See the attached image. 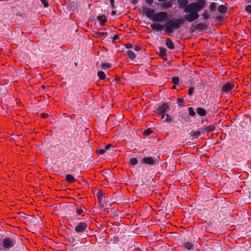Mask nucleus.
Returning a JSON list of instances; mask_svg holds the SVG:
<instances>
[{
    "label": "nucleus",
    "instance_id": "f257e3e1",
    "mask_svg": "<svg viewBox=\"0 0 251 251\" xmlns=\"http://www.w3.org/2000/svg\"><path fill=\"white\" fill-rule=\"evenodd\" d=\"M205 4V0H197L196 2L189 4L183 10L185 13H189L184 15V21L193 22L197 20L199 17L198 12L204 8Z\"/></svg>",
    "mask_w": 251,
    "mask_h": 251
},
{
    "label": "nucleus",
    "instance_id": "f03ea898",
    "mask_svg": "<svg viewBox=\"0 0 251 251\" xmlns=\"http://www.w3.org/2000/svg\"><path fill=\"white\" fill-rule=\"evenodd\" d=\"M139 11L146 15L147 18L153 22H163L168 17V14L166 12L161 11L156 13L154 9L148 7H141L139 8Z\"/></svg>",
    "mask_w": 251,
    "mask_h": 251
},
{
    "label": "nucleus",
    "instance_id": "7ed1b4c3",
    "mask_svg": "<svg viewBox=\"0 0 251 251\" xmlns=\"http://www.w3.org/2000/svg\"><path fill=\"white\" fill-rule=\"evenodd\" d=\"M90 227L85 222H80L78 223L75 228V231L76 234H75L74 232H72L74 234V237L80 239H84L87 237L88 236V231L90 230Z\"/></svg>",
    "mask_w": 251,
    "mask_h": 251
},
{
    "label": "nucleus",
    "instance_id": "20e7f679",
    "mask_svg": "<svg viewBox=\"0 0 251 251\" xmlns=\"http://www.w3.org/2000/svg\"><path fill=\"white\" fill-rule=\"evenodd\" d=\"M16 241L19 242L21 241V238L17 235L15 236L14 241L9 237H6L3 240L2 246L5 249H9L15 245Z\"/></svg>",
    "mask_w": 251,
    "mask_h": 251
},
{
    "label": "nucleus",
    "instance_id": "39448f33",
    "mask_svg": "<svg viewBox=\"0 0 251 251\" xmlns=\"http://www.w3.org/2000/svg\"><path fill=\"white\" fill-rule=\"evenodd\" d=\"M19 217L24 218L25 219L27 220L30 224L33 225H36L38 224L39 221L37 218L31 215H27L23 212H20L19 213Z\"/></svg>",
    "mask_w": 251,
    "mask_h": 251
},
{
    "label": "nucleus",
    "instance_id": "423d86ee",
    "mask_svg": "<svg viewBox=\"0 0 251 251\" xmlns=\"http://www.w3.org/2000/svg\"><path fill=\"white\" fill-rule=\"evenodd\" d=\"M185 21L183 18H180L178 19L173 18L172 22L169 24L174 29L179 28L181 25L184 23Z\"/></svg>",
    "mask_w": 251,
    "mask_h": 251
},
{
    "label": "nucleus",
    "instance_id": "0eeeda50",
    "mask_svg": "<svg viewBox=\"0 0 251 251\" xmlns=\"http://www.w3.org/2000/svg\"><path fill=\"white\" fill-rule=\"evenodd\" d=\"M141 162L146 164H148L149 165H155L158 164L159 163V161L154 157H144L142 160Z\"/></svg>",
    "mask_w": 251,
    "mask_h": 251
},
{
    "label": "nucleus",
    "instance_id": "6e6552de",
    "mask_svg": "<svg viewBox=\"0 0 251 251\" xmlns=\"http://www.w3.org/2000/svg\"><path fill=\"white\" fill-rule=\"evenodd\" d=\"M169 109V107L167 103H163L159 105L158 108L155 111V112L157 114L165 113Z\"/></svg>",
    "mask_w": 251,
    "mask_h": 251
},
{
    "label": "nucleus",
    "instance_id": "1a4fd4ad",
    "mask_svg": "<svg viewBox=\"0 0 251 251\" xmlns=\"http://www.w3.org/2000/svg\"><path fill=\"white\" fill-rule=\"evenodd\" d=\"M234 87V84L230 82H227L223 85L221 90L224 92L229 93L233 89Z\"/></svg>",
    "mask_w": 251,
    "mask_h": 251
},
{
    "label": "nucleus",
    "instance_id": "9d476101",
    "mask_svg": "<svg viewBox=\"0 0 251 251\" xmlns=\"http://www.w3.org/2000/svg\"><path fill=\"white\" fill-rule=\"evenodd\" d=\"M159 55L161 58L163 59L164 60H167L168 59L167 55L166 53V49L163 47H159Z\"/></svg>",
    "mask_w": 251,
    "mask_h": 251
},
{
    "label": "nucleus",
    "instance_id": "9b49d317",
    "mask_svg": "<svg viewBox=\"0 0 251 251\" xmlns=\"http://www.w3.org/2000/svg\"><path fill=\"white\" fill-rule=\"evenodd\" d=\"M97 19L99 21L100 25H105L107 21V17L105 15H99L97 17Z\"/></svg>",
    "mask_w": 251,
    "mask_h": 251
},
{
    "label": "nucleus",
    "instance_id": "f8f14e48",
    "mask_svg": "<svg viewBox=\"0 0 251 251\" xmlns=\"http://www.w3.org/2000/svg\"><path fill=\"white\" fill-rule=\"evenodd\" d=\"M151 27L157 31H161L163 28V25L159 23H153L151 25Z\"/></svg>",
    "mask_w": 251,
    "mask_h": 251
},
{
    "label": "nucleus",
    "instance_id": "ddd939ff",
    "mask_svg": "<svg viewBox=\"0 0 251 251\" xmlns=\"http://www.w3.org/2000/svg\"><path fill=\"white\" fill-rule=\"evenodd\" d=\"M196 112L200 116H205L207 114L206 110L201 107H198L196 109Z\"/></svg>",
    "mask_w": 251,
    "mask_h": 251
},
{
    "label": "nucleus",
    "instance_id": "4468645a",
    "mask_svg": "<svg viewBox=\"0 0 251 251\" xmlns=\"http://www.w3.org/2000/svg\"><path fill=\"white\" fill-rule=\"evenodd\" d=\"M67 7L68 10L74 11L76 9V4L75 1L73 0L69 3L67 5Z\"/></svg>",
    "mask_w": 251,
    "mask_h": 251
},
{
    "label": "nucleus",
    "instance_id": "2eb2a0df",
    "mask_svg": "<svg viewBox=\"0 0 251 251\" xmlns=\"http://www.w3.org/2000/svg\"><path fill=\"white\" fill-rule=\"evenodd\" d=\"M182 247L188 250H191L193 249L194 246L192 243L190 242H186L183 244Z\"/></svg>",
    "mask_w": 251,
    "mask_h": 251
},
{
    "label": "nucleus",
    "instance_id": "dca6fc26",
    "mask_svg": "<svg viewBox=\"0 0 251 251\" xmlns=\"http://www.w3.org/2000/svg\"><path fill=\"white\" fill-rule=\"evenodd\" d=\"M65 180L69 183H73L76 180L75 177L70 174L66 175Z\"/></svg>",
    "mask_w": 251,
    "mask_h": 251
},
{
    "label": "nucleus",
    "instance_id": "f3484780",
    "mask_svg": "<svg viewBox=\"0 0 251 251\" xmlns=\"http://www.w3.org/2000/svg\"><path fill=\"white\" fill-rule=\"evenodd\" d=\"M165 43H166L167 47L169 49L173 50L174 49V43H173V41H172V40H171L170 39H169V38L167 39L165 41Z\"/></svg>",
    "mask_w": 251,
    "mask_h": 251
},
{
    "label": "nucleus",
    "instance_id": "a211bd4d",
    "mask_svg": "<svg viewBox=\"0 0 251 251\" xmlns=\"http://www.w3.org/2000/svg\"><path fill=\"white\" fill-rule=\"evenodd\" d=\"M97 197L99 200L100 203L105 201L104 196L102 192L99 191L97 193Z\"/></svg>",
    "mask_w": 251,
    "mask_h": 251
},
{
    "label": "nucleus",
    "instance_id": "6ab92c4d",
    "mask_svg": "<svg viewBox=\"0 0 251 251\" xmlns=\"http://www.w3.org/2000/svg\"><path fill=\"white\" fill-rule=\"evenodd\" d=\"M101 206V208L104 211H106L107 209L110 208L111 206L110 204L107 203L105 201H104L100 203Z\"/></svg>",
    "mask_w": 251,
    "mask_h": 251
},
{
    "label": "nucleus",
    "instance_id": "aec40b11",
    "mask_svg": "<svg viewBox=\"0 0 251 251\" xmlns=\"http://www.w3.org/2000/svg\"><path fill=\"white\" fill-rule=\"evenodd\" d=\"M166 118L164 120V122L176 123V121L175 120L174 117H171L169 114H166Z\"/></svg>",
    "mask_w": 251,
    "mask_h": 251
},
{
    "label": "nucleus",
    "instance_id": "412c9836",
    "mask_svg": "<svg viewBox=\"0 0 251 251\" xmlns=\"http://www.w3.org/2000/svg\"><path fill=\"white\" fill-rule=\"evenodd\" d=\"M218 10L219 13L221 14H225L227 12V7L226 6H225L223 4H222L218 6Z\"/></svg>",
    "mask_w": 251,
    "mask_h": 251
},
{
    "label": "nucleus",
    "instance_id": "4be33fe9",
    "mask_svg": "<svg viewBox=\"0 0 251 251\" xmlns=\"http://www.w3.org/2000/svg\"><path fill=\"white\" fill-rule=\"evenodd\" d=\"M179 2V6L180 8H185L188 4V0H181Z\"/></svg>",
    "mask_w": 251,
    "mask_h": 251
},
{
    "label": "nucleus",
    "instance_id": "5701e85b",
    "mask_svg": "<svg viewBox=\"0 0 251 251\" xmlns=\"http://www.w3.org/2000/svg\"><path fill=\"white\" fill-rule=\"evenodd\" d=\"M165 29V32L166 34L171 35L173 32L174 29L169 25H166Z\"/></svg>",
    "mask_w": 251,
    "mask_h": 251
},
{
    "label": "nucleus",
    "instance_id": "b1692460",
    "mask_svg": "<svg viewBox=\"0 0 251 251\" xmlns=\"http://www.w3.org/2000/svg\"><path fill=\"white\" fill-rule=\"evenodd\" d=\"M127 56H128V57L131 60L134 59L136 57V54H135V52L132 50H127Z\"/></svg>",
    "mask_w": 251,
    "mask_h": 251
},
{
    "label": "nucleus",
    "instance_id": "393cba45",
    "mask_svg": "<svg viewBox=\"0 0 251 251\" xmlns=\"http://www.w3.org/2000/svg\"><path fill=\"white\" fill-rule=\"evenodd\" d=\"M97 75L100 80H103L106 77L105 74L102 71H99L97 72Z\"/></svg>",
    "mask_w": 251,
    "mask_h": 251
},
{
    "label": "nucleus",
    "instance_id": "a878e982",
    "mask_svg": "<svg viewBox=\"0 0 251 251\" xmlns=\"http://www.w3.org/2000/svg\"><path fill=\"white\" fill-rule=\"evenodd\" d=\"M197 30H203L206 28V25L203 23H199L195 25Z\"/></svg>",
    "mask_w": 251,
    "mask_h": 251
},
{
    "label": "nucleus",
    "instance_id": "bb28decb",
    "mask_svg": "<svg viewBox=\"0 0 251 251\" xmlns=\"http://www.w3.org/2000/svg\"><path fill=\"white\" fill-rule=\"evenodd\" d=\"M162 6L165 9H169L172 7V3L171 1L164 2L162 4Z\"/></svg>",
    "mask_w": 251,
    "mask_h": 251
},
{
    "label": "nucleus",
    "instance_id": "cd10ccee",
    "mask_svg": "<svg viewBox=\"0 0 251 251\" xmlns=\"http://www.w3.org/2000/svg\"><path fill=\"white\" fill-rule=\"evenodd\" d=\"M112 64L110 63H103L101 64L100 68L103 70H106L111 68Z\"/></svg>",
    "mask_w": 251,
    "mask_h": 251
},
{
    "label": "nucleus",
    "instance_id": "c85d7f7f",
    "mask_svg": "<svg viewBox=\"0 0 251 251\" xmlns=\"http://www.w3.org/2000/svg\"><path fill=\"white\" fill-rule=\"evenodd\" d=\"M204 128L206 132H209L213 131L215 129V125L208 126H205Z\"/></svg>",
    "mask_w": 251,
    "mask_h": 251
},
{
    "label": "nucleus",
    "instance_id": "c756f323",
    "mask_svg": "<svg viewBox=\"0 0 251 251\" xmlns=\"http://www.w3.org/2000/svg\"><path fill=\"white\" fill-rule=\"evenodd\" d=\"M191 136L194 137L195 138H198L200 136H201V133L199 132V130L198 131H192L190 133Z\"/></svg>",
    "mask_w": 251,
    "mask_h": 251
},
{
    "label": "nucleus",
    "instance_id": "7c9ffc66",
    "mask_svg": "<svg viewBox=\"0 0 251 251\" xmlns=\"http://www.w3.org/2000/svg\"><path fill=\"white\" fill-rule=\"evenodd\" d=\"M188 111L189 115L190 116L193 117L196 115V112L194 111L193 107H188Z\"/></svg>",
    "mask_w": 251,
    "mask_h": 251
},
{
    "label": "nucleus",
    "instance_id": "2f4dec72",
    "mask_svg": "<svg viewBox=\"0 0 251 251\" xmlns=\"http://www.w3.org/2000/svg\"><path fill=\"white\" fill-rule=\"evenodd\" d=\"M130 163L133 166L136 165L138 163V160L136 158H131L129 159Z\"/></svg>",
    "mask_w": 251,
    "mask_h": 251
},
{
    "label": "nucleus",
    "instance_id": "473e14b6",
    "mask_svg": "<svg viewBox=\"0 0 251 251\" xmlns=\"http://www.w3.org/2000/svg\"><path fill=\"white\" fill-rule=\"evenodd\" d=\"M65 238L70 243H73L75 242V240L78 241L79 239H77L78 238H76V237H74V235L73 236V237H66Z\"/></svg>",
    "mask_w": 251,
    "mask_h": 251
},
{
    "label": "nucleus",
    "instance_id": "72a5a7b5",
    "mask_svg": "<svg viewBox=\"0 0 251 251\" xmlns=\"http://www.w3.org/2000/svg\"><path fill=\"white\" fill-rule=\"evenodd\" d=\"M153 131L150 128L145 130L143 132V134L144 136H148L150 135Z\"/></svg>",
    "mask_w": 251,
    "mask_h": 251
},
{
    "label": "nucleus",
    "instance_id": "f704fd0d",
    "mask_svg": "<svg viewBox=\"0 0 251 251\" xmlns=\"http://www.w3.org/2000/svg\"><path fill=\"white\" fill-rule=\"evenodd\" d=\"M172 81L175 85H177L179 82V78L177 76L173 77Z\"/></svg>",
    "mask_w": 251,
    "mask_h": 251
},
{
    "label": "nucleus",
    "instance_id": "c9c22d12",
    "mask_svg": "<svg viewBox=\"0 0 251 251\" xmlns=\"http://www.w3.org/2000/svg\"><path fill=\"white\" fill-rule=\"evenodd\" d=\"M195 90V87L194 86H191L189 87L188 95L189 96H192L193 95L194 92Z\"/></svg>",
    "mask_w": 251,
    "mask_h": 251
},
{
    "label": "nucleus",
    "instance_id": "e433bc0d",
    "mask_svg": "<svg viewBox=\"0 0 251 251\" xmlns=\"http://www.w3.org/2000/svg\"><path fill=\"white\" fill-rule=\"evenodd\" d=\"M184 100L183 98H178L177 99V102L178 105L180 107L183 106V103H184Z\"/></svg>",
    "mask_w": 251,
    "mask_h": 251
},
{
    "label": "nucleus",
    "instance_id": "4c0bfd02",
    "mask_svg": "<svg viewBox=\"0 0 251 251\" xmlns=\"http://www.w3.org/2000/svg\"><path fill=\"white\" fill-rule=\"evenodd\" d=\"M216 8V4L215 2H212L210 3L209 5V9L211 11H213Z\"/></svg>",
    "mask_w": 251,
    "mask_h": 251
},
{
    "label": "nucleus",
    "instance_id": "58836bf2",
    "mask_svg": "<svg viewBox=\"0 0 251 251\" xmlns=\"http://www.w3.org/2000/svg\"><path fill=\"white\" fill-rule=\"evenodd\" d=\"M201 16L202 17L203 20H207L210 18V15L207 13H203Z\"/></svg>",
    "mask_w": 251,
    "mask_h": 251
},
{
    "label": "nucleus",
    "instance_id": "ea45409f",
    "mask_svg": "<svg viewBox=\"0 0 251 251\" xmlns=\"http://www.w3.org/2000/svg\"><path fill=\"white\" fill-rule=\"evenodd\" d=\"M95 33L100 36H103L104 35H107L108 33L106 32H98L96 31L95 32Z\"/></svg>",
    "mask_w": 251,
    "mask_h": 251
},
{
    "label": "nucleus",
    "instance_id": "a19ab883",
    "mask_svg": "<svg viewBox=\"0 0 251 251\" xmlns=\"http://www.w3.org/2000/svg\"><path fill=\"white\" fill-rule=\"evenodd\" d=\"M40 1L45 7H48L49 6L48 0H40Z\"/></svg>",
    "mask_w": 251,
    "mask_h": 251
},
{
    "label": "nucleus",
    "instance_id": "79ce46f5",
    "mask_svg": "<svg viewBox=\"0 0 251 251\" xmlns=\"http://www.w3.org/2000/svg\"><path fill=\"white\" fill-rule=\"evenodd\" d=\"M245 11L249 14H251V5H247L245 7Z\"/></svg>",
    "mask_w": 251,
    "mask_h": 251
},
{
    "label": "nucleus",
    "instance_id": "37998d69",
    "mask_svg": "<svg viewBox=\"0 0 251 251\" xmlns=\"http://www.w3.org/2000/svg\"><path fill=\"white\" fill-rule=\"evenodd\" d=\"M97 151L98 154H102L105 152V151L104 149L100 148L97 150Z\"/></svg>",
    "mask_w": 251,
    "mask_h": 251
},
{
    "label": "nucleus",
    "instance_id": "c03bdc74",
    "mask_svg": "<svg viewBox=\"0 0 251 251\" xmlns=\"http://www.w3.org/2000/svg\"><path fill=\"white\" fill-rule=\"evenodd\" d=\"M196 30H197V28L195 25H192L190 28V32L191 33L194 32Z\"/></svg>",
    "mask_w": 251,
    "mask_h": 251
},
{
    "label": "nucleus",
    "instance_id": "a18cd8bd",
    "mask_svg": "<svg viewBox=\"0 0 251 251\" xmlns=\"http://www.w3.org/2000/svg\"><path fill=\"white\" fill-rule=\"evenodd\" d=\"M199 131L201 133V134H204L205 133H206L204 127L199 128Z\"/></svg>",
    "mask_w": 251,
    "mask_h": 251
},
{
    "label": "nucleus",
    "instance_id": "49530a36",
    "mask_svg": "<svg viewBox=\"0 0 251 251\" xmlns=\"http://www.w3.org/2000/svg\"><path fill=\"white\" fill-rule=\"evenodd\" d=\"M126 49H130L133 48V45L131 44H127L125 45Z\"/></svg>",
    "mask_w": 251,
    "mask_h": 251
},
{
    "label": "nucleus",
    "instance_id": "de8ad7c7",
    "mask_svg": "<svg viewBox=\"0 0 251 251\" xmlns=\"http://www.w3.org/2000/svg\"><path fill=\"white\" fill-rule=\"evenodd\" d=\"M112 38V42H114L115 40H118L119 38L118 35H115Z\"/></svg>",
    "mask_w": 251,
    "mask_h": 251
},
{
    "label": "nucleus",
    "instance_id": "09e8293b",
    "mask_svg": "<svg viewBox=\"0 0 251 251\" xmlns=\"http://www.w3.org/2000/svg\"><path fill=\"white\" fill-rule=\"evenodd\" d=\"M76 211L77 215H80L83 212V209H78L77 208H76Z\"/></svg>",
    "mask_w": 251,
    "mask_h": 251
},
{
    "label": "nucleus",
    "instance_id": "8fccbe9b",
    "mask_svg": "<svg viewBox=\"0 0 251 251\" xmlns=\"http://www.w3.org/2000/svg\"><path fill=\"white\" fill-rule=\"evenodd\" d=\"M112 145L111 144H108L107 145H106L105 147H104V150L105 151L106 150H109L111 147H112Z\"/></svg>",
    "mask_w": 251,
    "mask_h": 251
},
{
    "label": "nucleus",
    "instance_id": "3c124183",
    "mask_svg": "<svg viewBox=\"0 0 251 251\" xmlns=\"http://www.w3.org/2000/svg\"><path fill=\"white\" fill-rule=\"evenodd\" d=\"M141 50V48L140 46H136L135 47H134V50L136 51H140V50Z\"/></svg>",
    "mask_w": 251,
    "mask_h": 251
},
{
    "label": "nucleus",
    "instance_id": "603ef678",
    "mask_svg": "<svg viewBox=\"0 0 251 251\" xmlns=\"http://www.w3.org/2000/svg\"><path fill=\"white\" fill-rule=\"evenodd\" d=\"M181 117L186 122H188L190 121V118L188 116H186L185 118H183L182 116Z\"/></svg>",
    "mask_w": 251,
    "mask_h": 251
},
{
    "label": "nucleus",
    "instance_id": "864d4df0",
    "mask_svg": "<svg viewBox=\"0 0 251 251\" xmlns=\"http://www.w3.org/2000/svg\"><path fill=\"white\" fill-rule=\"evenodd\" d=\"M146 3L149 5H151L153 2V0H145Z\"/></svg>",
    "mask_w": 251,
    "mask_h": 251
},
{
    "label": "nucleus",
    "instance_id": "5fc2aeb1",
    "mask_svg": "<svg viewBox=\"0 0 251 251\" xmlns=\"http://www.w3.org/2000/svg\"><path fill=\"white\" fill-rule=\"evenodd\" d=\"M41 115L42 118H46L49 117V115L46 113H42Z\"/></svg>",
    "mask_w": 251,
    "mask_h": 251
},
{
    "label": "nucleus",
    "instance_id": "6e6d98bb",
    "mask_svg": "<svg viewBox=\"0 0 251 251\" xmlns=\"http://www.w3.org/2000/svg\"><path fill=\"white\" fill-rule=\"evenodd\" d=\"M110 4H111V7L112 9H114L116 8V6H115L114 3H110Z\"/></svg>",
    "mask_w": 251,
    "mask_h": 251
},
{
    "label": "nucleus",
    "instance_id": "4d7b16f0",
    "mask_svg": "<svg viewBox=\"0 0 251 251\" xmlns=\"http://www.w3.org/2000/svg\"><path fill=\"white\" fill-rule=\"evenodd\" d=\"M111 15L112 16H114V15L116 14V11H115V10H113V11H111Z\"/></svg>",
    "mask_w": 251,
    "mask_h": 251
},
{
    "label": "nucleus",
    "instance_id": "13d9d810",
    "mask_svg": "<svg viewBox=\"0 0 251 251\" xmlns=\"http://www.w3.org/2000/svg\"><path fill=\"white\" fill-rule=\"evenodd\" d=\"M251 136L250 138H249V139H247V141L249 142H251V132L250 133V134L249 135V136Z\"/></svg>",
    "mask_w": 251,
    "mask_h": 251
},
{
    "label": "nucleus",
    "instance_id": "bf43d9fd",
    "mask_svg": "<svg viewBox=\"0 0 251 251\" xmlns=\"http://www.w3.org/2000/svg\"><path fill=\"white\" fill-rule=\"evenodd\" d=\"M218 21H221L222 20V17L221 16H218L216 18Z\"/></svg>",
    "mask_w": 251,
    "mask_h": 251
},
{
    "label": "nucleus",
    "instance_id": "052dcab7",
    "mask_svg": "<svg viewBox=\"0 0 251 251\" xmlns=\"http://www.w3.org/2000/svg\"><path fill=\"white\" fill-rule=\"evenodd\" d=\"M161 118L163 119L164 118L165 116H166V114H165V113H161Z\"/></svg>",
    "mask_w": 251,
    "mask_h": 251
},
{
    "label": "nucleus",
    "instance_id": "680f3d73",
    "mask_svg": "<svg viewBox=\"0 0 251 251\" xmlns=\"http://www.w3.org/2000/svg\"><path fill=\"white\" fill-rule=\"evenodd\" d=\"M133 0L132 3L133 4H136L137 2V0Z\"/></svg>",
    "mask_w": 251,
    "mask_h": 251
},
{
    "label": "nucleus",
    "instance_id": "e2e57ef3",
    "mask_svg": "<svg viewBox=\"0 0 251 251\" xmlns=\"http://www.w3.org/2000/svg\"><path fill=\"white\" fill-rule=\"evenodd\" d=\"M110 3H114L115 0H109Z\"/></svg>",
    "mask_w": 251,
    "mask_h": 251
},
{
    "label": "nucleus",
    "instance_id": "0e129e2a",
    "mask_svg": "<svg viewBox=\"0 0 251 251\" xmlns=\"http://www.w3.org/2000/svg\"><path fill=\"white\" fill-rule=\"evenodd\" d=\"M76 98L77 99V100H76V102H78V101H79L78 97V96H77Z\"/></svg>",
    "mask_w": 251,
    "mask_h": 251
},
{
    "label": "nucleus",
    "instance_id": "69168bd1",
    "mask_svg": "<svg viewBox=\"0 0 251 251\" xmlns=\"http://www.w3.org/2000/svg\"><path fill=\"white\" fill-rule=\"evenodd\" d=\"M176 85H175L174 86H173L172 87V89H175L176 88Z\"/></svg>",
    "mask_w": 251,
    "mask_h": 251
},
{
    "label": "nucleus",
    "instance_id": "338daca9",
    "mask_svg": "<svg viewBox=\"0 0 251 251\" xmlns=\"http://www.w3.org/2000/svg\"><path fill=\"white\" fill-rule=\"evenodd\" d=\"M9 0H0V1H9Z\"/></svg>",
    "mask_w": 251,
    "mask_h": 251
},
{
    "label": "nucleus",
    "instance_id": "774afa93",
    "mask_svg": "<svg viewBox=\"0 0 251 251\" xmlns=\"http://www.w3.org/2000/svg\"><path fill=\"white\" fill-rule=\"evenodd\" d=\"M42 87H43V88H44V89L45 88V86L44 85H43Z\"/></svg>",
    "mask_w": 251,
    "mask_h": 251
}]
</instances>
